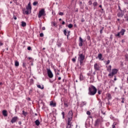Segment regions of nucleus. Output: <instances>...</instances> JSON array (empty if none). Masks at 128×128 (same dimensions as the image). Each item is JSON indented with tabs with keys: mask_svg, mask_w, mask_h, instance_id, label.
<instances>
[{
	"mask_svg": "<svg viewBox=\"0 0 128 128\" xmlns=\"http://www.w3.org/2000/svg\"><path fill=\"white\" fill-rule=\"evenodd\" d=\"M2 84V83L0 82V86Z\"/></svg>",
	"mask_w": 128,
	"mask_h": 128,
	"instance_id": "nucleus-60",
	"label": "nucleus"
},
{
	"mask_svg": "<svg viewBox=\"0 0 128 128\" xmlns=\"http://www.w3.org/2000/svg\"><path fill=\"white\" fill-rule=\"evenodd\" d=\"M124 100H122V104H124Z\"/></svg>",
	"mask_w": 128,
	"mask_h": 128,
	"instance_id": "nucleus-57",
	"label": "nucleus"
},
{
	"mask_svg": "<svg viewBox=\"0 0 128 128\" xmlns=\"http://www.w3.org/2000/svg\"><path fill=\"white\" fill-rule=\"evenodd\" d=\"M22 26H23V27L26 26V22H22Z\"/></svg>",
	"mask_w": 128,
	"mask_h": 128,
	"instance_id": "nucleus-22",
	"label": "nucleus"
},
{
	"mask_svg": "<svg viewBox=\"0 0 128 128\" xmlns=\"http://www.w3.org/2000/svg\"><path fill=\"white\" fill-rule=\"evenodd\" d=\"M19 124H22V122H18Z\"/></svg>",
	"mask_w": 128,
	"mask_h": 128,
	"instance_id": "nucleus-55",
	"label": "nucleus"
},
{
	"mask_svg": "<svg viewBox=\"0 0 128 128\" xmlns=\"http://www.w3.org/2000/svg\"><path fill=\"white\" fill-rule=\"evenodd\" d=\"M106 70L109 72H110L112 71V66L110 65L108 66H106Z\"/></svg>",
	"mask_w": 128,
	"mask_h": 128,
	"instance_id": "nucleus-14",
	"label": "nucleus"
},
{
	"mask_svg": "<svg viewBox=\"0 0 128 128\" xmlns=\"http://www.w3.org/2000/svg\"><path fill=\"white\" fill-rule=\"evenodd\" d=\"M86 102H82L81 104H80V106H86Z\"/></svg>",
	"mask_w": 128,
	"mask_h": 128,
	"instance_id": "nucleus-21",
	"label": "nucleus"
},
{
	"mask_svg": "<svg viewBox=\"0 0 128 128\" xmlns=\"http://www.w3.org/2000/svg\"><path fill=\"white\" fill-rule=\"evenodd\" d=\"M16 120H18V117L14 116L12 119L11 122L12 124H14V122H16Z\"/></svg>",
	"mask_w": 128,
	"mask_h": 128,
	"instance_id": "nucleus-13",
	"label": "nucleus"
},
{
	"mask_svg": "<svg viewBox=\"0 0 128 128\" xmlns=\"http://www.w3.org/2000/svg\"><path fill=\"white\" fill-rule=\"evenodd\" d=\"M86 114L88 116H90V111H87Z\"/></svg>",
	"mask_w": 128,
	"mask_h": 128,
	"instance_id": "nucleus-32",
	"label": "nucleus"
},
{
	"mask_svg": "<svg viewBox=\"0 0 128 128\" xmlns=\"http://www.w3.org/2000/svg\"><path fill=\"white\" fill-rule=\"evenodd\" d=\"M62 118H64V112H62Z\"/></svg>",
	"mask_w": 128,
	"mask_h": 128,
	"instance_id": "nucleus-29",
	"label": "nucleus"
},
{
	"mask_svg": "<svg viewBox=\"0 0 128 128\" xmlns=\"http://www.w3.org/2000/svg\"><path fill=\"white\" fill-rule=\"evenodd\" d=\"M72 26H73L72 24H69L68 25V28H72Z\"/></svg>",
	"mask_w": 128,
	"mask_h": 128,
	"instance_id": "nucleus-26",
	"label": "nucleus"
},
{
	"mask_svg": "<svg viewBox=\"0 0 128 128\" xmlns=\"http://www.w3.org/2000/svg\"><path fill=\"white\" fill-rule=\"evenodd\" d=\"M57 45L58 48H60L62 44L60 43H58Z\"/></svg>",
	"mask_w": 128,
	"mask_h": 128,
	"instance_id": "nucleus-34",
	"label": "nucleus"
},
{
	"mask_svg": "<svg viewBox=\"0 0 128 128\" xmlns=\"http://www.w3.org/2000/svg\"><path fill=\"white\" fill-rule=\"evenodd\" d=\"M118 72V69L113 68L108 74V76H109L110 78H113L114 76H116Z\"/></svg>",
	"mask_w": 128,
	"mask_h": 128,
	"instance_id": "nucleus-3",
	"label": "nucleus"
},
{
	"mask_svg": "<svg viewBox=\"0 0 128 128\" xmlns=\"http://www.w3.org/2000/svg\"><path fill=\"white\" fill-rule=\"evenodd\" d=\"M35 124L36 126H38L39 124H40V120H37L35 121Z\"/></svg>",
	"mask_w": 128,
	"mask_h": 128,
	"instance_id": "nucleus-20",
	"label": "nucleus"
},
{
	"mask_svg": "<svg viewBox=\"0 0 128 128\" xmlns=\"http://www.w3.org/2000/svg\"><path fill=\"white\" fill-rule=\"evenodd\" d=\"M2 114L4 116H8V113L6 112V110H4L2 111Z\"/></svg>",
	"mask_w": 128,
	"mask_h": 128,
	"instance_id": "nucleus-17",
	"label": "nucleus"
},
{
	"mask_svg": "<svg viewBox=\"0 0 128 128\" xmlns=\"http://www.w3.org/2000/svg\"><path fill=\"white\" fill-rule=\"evenodd\" d=\"M35 114V116H38V114Z\"/></svg>",
	"mask_w": 128,
	"mask_h": 128,
	"instance_id": "nucleus-63",
	"label": "nucleus"
},
{
	"mask_svg": "<svg viewBox=\"0 0 128 128\" xmlns=\"http://www.w3.org/2000/svg\"><path fill=\"white\" fill-rule=\"evenodd\" d=\"M98 94H102V92L100 90H98Z\"/></svg>",
	"mask_w": 128,
	"mask_h": 128,
	"instance_id": "nucleus-40",
	"label": "nucleus"
},
{
	"mask_svg": "<svg viewBox=\"0 0 128 128\" xmlns=\"http://www.w3.org/2000/svg\"><path fill=\"white\" fill-rule=\"evenodd\" d=\"M92 4H93L94 8H96V6H98V2H93Z\"/></svg>",
	"mask_w": 128,
	"mask_h": 128,
	"instance_id": "nucleus-24",
	"label": "nucleus"
},
{
	"mask_svg": "<svg viewBox=\"0 0 128 128\" xmlns=\"http://www.w3.org/2000/svg\"><path fill=\"white\" fill-rule=\"evenodd\" d=\"M110 62V60H108L106 62V64H109Z\"/></svg>",
	"mask_w": 128,
	"mask_h": 128,
	"instance_id": "nucleus-37",
	"label": "nucleus"
},
{
	"mask_svg": "<svg viewBox=\"0 0 128 128\" xmlns=\"http://www.w3.org/2000/svg\"><path fill=\"white\" fill-rule=\"evenodd\" d=\"M114 82H116V76H114Z\"/></svg>",
	"mask_w": 128,
	"mask_h": 128,
	"instance_id": "nucleus-43",
	"label": "nucleus"
},
{
	"mask_svg": "<svg viewBox=\"0 0 128 128\" xmlns=\"http://www.w3.org/2000/svg\"><path fill=\"white\" fill-rule=\"evenodd\" d=\"M96 88L94 86H91L90 87L88 88V94H89V96H94V94H96Z\"/></svg>",
	"mask_w": 128,
	"mask_h": 128,
	"instance_id": "nucleus-1",
	"label": "nucleus"
},
{
	"mask_svg": "<svg viewBox=\"0 0 128 128\" xmlns=\"http://www.w3.org/2000/svg\"><path fill=\"white\" fill-rule=\"evenodd\" d=\"M3 44H2V41H0V46H2Z\"/></svg>",
	"mask_w": 128,
	"mask_h": 128,
	"instance_id": "nucleus-45",
	"label": "nucleus"
},
{
	"mask_svg": "<svg viewBox=\"0 0 128 128\" xmlns=\"http://www.w3.org/2000/svg\"><path fill=\"white\" fill-rule=\"evenodd\" d=\"M72 121L68 120L66 128H72L73 126Z\"/></svg>",
	"mask_w": 128,
	"mask_h": 128,
	"instance_id": "nucleus-10",
	"label": "nucleus"
},
{
	"mask_svg": "<svg viewBox=\"0 0 128 128\" xmlns=\"http://www.w3.org/2000/svg\"><path fill=\"white\" fill-rule=\"evenodd\" d=\"M43 50H46V48H43Z\"/></svg>",
	"mask_w": 128,
	"mask_h": 128,
	"instance_id": "nucleus-64",
	"label": "nucleus"
},
{
	"mask_svg": "<svg viewBox=\"0 0 128 128\" xmlns=\"http://www.w3.org/2000/svg\"><path fill=\"white\" fill-rule=\"evenodd\" d=\"M50 106H53L54 108L55 106H56V104L52 101L50 102Z\"/></svg>",
	"mask_w": 128,
	"mask_h": 128,
	"instance_id": "nucleus-15",
	"label": "nucleus"
},
{
	"mask_svg": "<svg viewBox=\"0 0 128 128\" xmlns=\"http://www.w3.org/2000/svg\"><path fill=\"white\" fill-rule=\"evenodd\" d=\"M81 22H84V20H81Z\"/></svg>",
	"mask_w": 128,
	"mask_h": 128,
	"instance_id": "nucleus-51",
	"label": "nucleus"
},
{
	"mask_svg": "<svg viewBox=\"0 0 128 128\" xmlns=\"http://www.w3.org/2000/svg\"><path fill=\"white\" fill-rule=\"evenodd\" d=\"M87 40H90V36H87Z\"/></svg>",
	"mask_w": 128,
	"mask_h": 128,
	"instance_id": "nucleus-41",
	"label": "nucleus"
},
{
	"mask_svg": "<svg viewBox=\"0 0 128 128\" xmlns=\"http://www.w3.org/2000/svg\"><path fill=\"white\" fill-rule=\"evenodd\" d=\"M42 30H46V27H42Z\"/></svg>",
	"mask_w": 128,
	"mask_h": 128,
	"instance_id": "nucleus-46",
	"label": "nucleus"
},
{
	"mask_svg": "<svg viewBox=\"0 0 128 128\" xmlns=\"http://www.w3.org/2000/svg\"><path fill=\"white\" fill-rule=\"evenodd\" d=\"M46 16V11L44 10V9H42L40 10L39 11L38 14V18H40L42 16Z\"/></svg>",
	"mask_w": 128,
	"mask_h": 128,
	"instance_id": "nucleus-6",
	"label": "nucleus"
},
{
	"mask_svg": "<svg viewBox=\"0 0 128 128\" xmlns=\"http://www.w3.org/2000/svg\"><path fill=\"white\" fill-rule=\"evenodd\" d=\"M20 66V62L18 61H15V66Z\"/></svg>",
	"mask_w": 128,
	"mask_h": 128,
	"instance_id": "nucleus-23",
	"label": "nucleus"
},
{
	"mask_svg": "<svg viewBox=\"0 0 128 128\" xmlns=\"http://www.w3.org/2000/svg\"><path fill=\"white\" fill-rule=\"evenodd\" d=\"M47 74L48 78H54V74H52V72L50 69H47Z\"/></svg>",
	"mask_w": 128,
	"mask_h": 128,
	"instance_id": "nucleus-7",
	"label": "nucleus"
},
{
	"mask_svg": "<svg viewBox=\"0 0 128 128\" xmlns=\"http://www.w3.org/2000/svg\"><path fill=\"white\" fill-rule=\"evenodd\" d=\"M102 30H104V27L100 30V33L102 34Z\"/></svg>",
	"mask_w": 128,
	"mask_h": 128,
	"instance_id": "nucleus-38",
	"label": "nucleus"
},
{
	"mask_svg": "<svg viewBox=\"0 0 128 128\" xmlns=\"http://www.w3.org/2000/svg\"><path fill=\"white\" fill-rule=\"evenodd\" d=\"M76 60V58H73L72 59V61L73 62H75Z\"/></svg>",
	"mask_w": 128,
	"mask_h": 128,
	"instance_id": "nucleus-39",
	"label": "nucleus"
},
{
	"mask_svg": "<svg viewBox=\"0 0 128 128\" xmlns=\"http://www.w3.org/2000/svg\"><path fill=\"white\" fill-rule=\"evenodd\" d=\"M78 56V60L80 62V66H84V60L86 56L82 54H79Z\"/></svg>",
	"mask_w": 128,
	"mask_h": 128,
	"instance_id": "nucleus-4",
	"label": "nucleus"
},
{
	"mask_svg": "<svg viewBox=\"0 0 128 128\" xmlns=\"http://www.w3.org/2000/svg\"><path fill=\"white\" fill-rule=\"evenodd\" d=\"M14 20H16V17H14Z\"/></svg>",
	"mask_w": 128,
	"mask_h": 128,
	"instance_id": "nucleus-58",
	"label": "nucleus"
},
{
	"mask_svg": "<svg viewBox=\"0 0 128 128\" xmlns=\"http://www.w3.org/2000/svg\"><path fill=\"white\" fill-rule=\"evenodd\" d=\"M74 28H76V24H75L74 25Z\"/></svg>",
	"mask_w": 128,
	"mask_h": 128,
	"instance_id": "nucleus-56",
	"label": "nucleus"
},
{
	"mask_svg": "<svg viewBox=\"0 0 128 128\" xmlns=\"http://www.w3.org/2000/svg\"><path fill=\"white\" fill-rule=\"evenodd\" d=\"M122 42H124V40H122Z\"/></svg>",
	"mask_w": 128,
	"mask_h": 128,
	"instance_id": "nucleus-52",
	"label": "nucleus"
},
{
	"mask_svg": "<svg viewBox=\"0 0 128 128\" xmlns=\"http://www.w3.org/2000/svg\"><path fill=\"white\" fill-rule=\"evenodd\" d=\"M16 0H14V2H16Z\"/></svg>",
	"mask_w": 128,
	"mask_h": 128,
	"instance_id": "nucleus-54",
	"label": "nucleus"
},
{
	"mask_svg": "<svg viewBox=\"0 0 128 128\" xmlns=\"http://www.w3.org/2000/svg\"><path fill=\"white\" fill-rule=\"evenodd\" d=\"M108 96L110 98V100L112 98V96H110V94H108Z\"/></svg>",
	"mask_w": 128,
	"mask_h": 128,
	"instance_id": "nucleus-35",
	"label": "nucleus"
},
{
	"mask_svg": "<svg viewBox=\"0 0 128 128\" xmlns=\"http://www.w3.org/2000/svg\"><path fill=\"white\" fill-rule=\"evenodd\" d=\"M38 2H33V6H36V4H38Z\"/></svg>",
	"mask_w": 128,
	"mask_h": 128,
	"instance_id": "nucleus-31",
	"label": "nucleus"
},
{
	"mask_svg": "<svg viewBox=\"0 0 128 128\" xmlns=\"http://www.w3.org/2000/svg\"><path fill=\"white\" fill-rule=\"evenodd\" d=\"M64 106L65 108H68V103L66 102H64Z\"/></svg>",
	"mask_w": 128,
	"mask_h": 128,
	"instance_id": "nucleus-28",
	"label": "nucleus"
},
{
	"mask_svg": "<svg viewBox=\"0 0 128 128\" xmlns=\"http://www.w3.org/2000/svg\"><path fill=\"white\" fill-rule=\"evenodd\" d=\"M79 42V46H82V43L84 42V40H82V37H80Z\"/></svg>",
	"mask_w": 128,
	"mask_h": 128,
	"instance_id": "nucleus-12",
	"label": "nucleus"
},
{
	"mask_svg": "<svg viewBox=\"0 0 128 128\" xmlns=\"http://www.w3.org/2000/svg\"><path fill=\"white\" fill-rule=\"evenodd\" d=\"M28 60H32V58L30 57L28 58Z\"/></svg>",
	"mask_w": 128,
	"mask_h": 128,
	"instance_id": "nucleus-53",
	"label": "nucleus"
},
{
	"mask_svg": "<svg viewBox=\"0 0 128 128\" xmlns=\"http://www.w3.org/2000/svg\"><path fill=\"white\" fill-rule=\"evenodd\" d=\"M64 33L65 36H66V30H64Z\"/></svg>",
	"mask_w": 128,
	"mask_h": 128,
	"instance_id": "nucleus-33",
	"label": "nucleus"
},
{
	"mask_svg": "<svg viewBox=\"0 0 128 128\" xmlns=\"http://www.w3.org/2000/svg\"><path fill=\"white\" fill-rule=\"evenodd\" d=\"M124 32H126V30L124 29H122L120 32H118L117 34H115V36L117 38H121V36H124Z\"/></svg>",
	"mask_w": 128,
	"mask_h": 128,
	"instance_id": "nucleus-5",
	"label": "nucleus"
},
{
	"mask_svg": "<svg viewBox=\"0 0 128 128\" xmlns=\"http://www.w3.org/2000/svg\"><path fill=\"white\" fill-rule=\"evenodd\" d=\"M22 66H23L24 68H26V63L25 62H23Z\"/></svg>",
	"mask_w": 128,
	"mask_h": 128,
	"instance_id": "nucleus-42",
	"label": "nucleus"
},
{
	"mask_svg": "<svg viewBox=\"0 0 128 128\" xmlns=\"http://www.w3.org/2000/svg\"><path fill=\"white\" fill-rule=\"evenodd\" d=\"M79 78L80 80H84V76H82V74H80Z\"/></svg>",
	"mask_w": 128,
	"mask_h": 128,
	"instance_id": "nucleus-18",
	"label": "nucleus"
},
{
	"mask_svg": "<svg viewBox=\"0 0 128 128\" xmlns=\"http://www.w3.org/2000/svg\"><path fill=\"white\" fill-rule=\"evenodd\" d=\"M66 24V22H64V21H63L62 22V24Z\"/></svg>",
	"mask_w": 128,
	"mask_h": 128,
	"instance_id": "nucleus-48",
	"label": "nucleus"
},
{
	"mask_svg": "<svg viewBox=\"0 0 128 128\" xmlns=\"http://www.w3.org/2000/svg\"><path fill=\"white\" fill-rule=\"evenodd\" d=\"M40 36L41 37V38H42L44 36V34L42 33H40Z\"/></svg>",
	"mask_w": 128,
	"mask_h": 128,
	"instance_id": "nucleus-36",
	"label": "nucleus"
},
{
	"mask_svg": "<svg viewBox=\"0 0 128 128\" xmlns=\"http://www.w3.org/2000/svg\"><path fill=\"white\" fill-rule=\"evenodd\" d=\"M59 16H64V12H60L58 13Z\"/></svg>",
	"mask_w": 128,
	"mask_h": 128,
	"instance_id": "nucleus-30",
	"label": "nucleus"
},
{
	"mask_svg": "<svg viewBox=\"0 0 128 128\" xmlns=\"http://www.w3.org/2000/svg\"><path fill=\"white\" fill-rule=\"evenodd\" d=\"M72 111L70 110L68 113V120L72 121Z\"/></svg>",
	"mask_w": 128,
	"mask_h": 128,
	"instance_id": "nucleus-9",
	"label": "nucleus"
},
{
	"mask_svg": "<svg viewBox=\"0 0 128 128\" xmlns=\"http://www.w3.org/2000/svg\"><path fill=\"white\" fill-rule=\"evenodd\" d=\"M22 114H24V116H26V115L28 114V112H24V110H23Z\"/></svg>",
	"mask_w": 128,
	"mask_h": 128,
	"instance_id": "nucleus-25",
	"label": "nucleus"
},
{
	"mask_svg": "<svg viewBox=\"0 0 128 128\" xmlns=\"http://www.w3.org/2000/svg\"><path fill=\"white\" fill-rule=\"evenodd\" d=\"M28 50H32V48H30V46H28Z\"/></svg>",
	"mask_w": 128,
	"mask_h": 128,
	"instance_id": "nucleus-44",
	"label": "nucleus"
},
{
	"mask_svg": "<svg viewBox=\"0 0 128 128\" xmlns=\"http://www.w3.org/2000/svg\"><path fill=\"white\" fill-rule=\"evenodd\" d=\"M102 54H98V58L100 60H104V59H102Z\"/></svg>",
	"mask_w": 128,
	"mask_h": 128,
	"instance_id": "nucleus-16",
	"label": "nucleus"
},
{
	"mask_svg": "<svg viewBox=\"0 0 128 128\" xmlns=\"http://www.w3.org/2000/svg\"><path fill=\"white\" fill-rule=\"evenodd\" d=\"M102 124V120L98 118L95 121L94 126H100Z\"/></svg>",
	"mask_w": 128,
	"mask_h": 128,
	"instance_id": "nucleus-8",
	"label": "nucleus"
},
{
	"mask_svg": "<svg viewBox=\"0 0 128 128\" xmlns=\"http://www.w3.org/2000/svg\"><path fill=\"white\" fill-rule=\"evenodd\" d=\"M37 88H40L41 90H44V85L40 86V85H37Z\"/></svg>",
	"mask_w": 128,
	"mask_h": 128,
	"instance_id": "nucleus-19",
	"label": "nucleus"
},
{
	"mask_svg": "<svg viewBox=\"0 0 128 128\" xmlns=\"http://www.w3.org/2000/svg\"><path fill=\"white\" fill-rule=\"evenodd\" d=\"M58 80H62V78L60 77L58 78Z\"/></svg>",
	"mask_w": 128,
	"mask_h": 128,
	"instance_id": "nucleus-50",
	"label": "nucleus"
},
{
	"mask_svg": "<svg viewBox=\"0 0 128 128\" xmlns=\"http://www.w3.org/2000/svg\"><path fill=\"white\" fill-rule=\"evenodd\" d=\"M112 128H116V126H114V124H112Z\"/></svg>",
	"mask_w": 128,
	"mask_h": 128,
	"instance_id": "nucleus-47",
	"label": "nucleus"
},
{
	"mask_svg": "<svg viewBox=\"0 0 128 128\" xmlns=\"http://www.w3.org/2000/svg\"><path fill=\"white\" fill-rule=\"evenodd\" d=\"M22 10L24 14H30L32 12V5H30V3H29L28 6H26V8L23 9Z\"/></svg>",
	"mask_w": 128,
	"mask_h": 128,
	"instance_id": "nucleus-2",
	"label": "nucleus"
},
{
	"mask_svg": "<svg viewBox=\"0 0 128 128\" xmlns=\"http://www.w3.org/2000/svg\"><path fill=\"white\" fill-rule=\"evenodd\" d=\"M59 20H60V21L62 20V18H60V19H59Z\"/></svg>",
	"mask_w": 128,
	"mask_h": 128,
	"instance_id": "nucleus-62",
	"label": "nucleus"
},
{
	"mask_svg": "<svg viewBox=\"0 0 128 128\" xmlns=\"http://www.w3.org/2000/svg\"><path fill=\"white\" fill-rule=\"evenodd\" d=\"M53 24H54V26H56V24H55V23H54Z\"/></svg>",
	"mask_w": 128,
	"mask_h": 128,
	"instance_id": "nucleus-61",
	"label": "nucleus"
},
{
	"mask_svg": "<svg viewBox=\"0 0 128 128\" xmlns=\"http://www.w3.org/2000/svg\"><path fill=\"white\" fill-rule=\"evenodd\" d=\"M58 74H60V73L59 72H57L56 74V76H58Z\"/></svg>",
	"mask_w": 128,
	"mask_h": 128,
	"instance_id": "nucleus-49",
	"label": "nucleus"
},
{
	"mask_svg": "<svg viewBox=\"0 0 128 128\" xmlns=\"http://www.w3.org/2000/svg\"><path fill=\"white\" fill-rule=\"evenodd\" d=\"M88 4L89 6H92V0H89Z\"/></svg>",
	"mask_w": 128,
	"mask_h": 128,
	"instance_id": "nucleus-27",
	"label": "nucleus"
},
{
	"mask_svg": "<svg viewBox=\"0 0 128 128\" xmlns=\"http://www.w3.org/2000/svg\"><path fill=\"white\" fill-rule=\"evenodd\" d=\"M99 8H102V5H100Z\"/></svg>",
	"mask_w": 128,
	"mask_h": 128,
	"instance_id": "nucleus-59",
	"label": "nucleus"
},
{
	"mask_svg": "<svg viewBox=\"0 0 128 128\" xmlns=\"http://www.w3.org/2000/svg\"><path fill=\"white\" fill-rule=\"evenodd\" d=\"M94 68L95 70H100V65L98 64H95L94 65Z\"/></svg>",
	"mask_w": 128,
	"mask_h": 128,
	"instance_id": "nucleus-11",
	"label": "nucleus"
}]
</instances>
